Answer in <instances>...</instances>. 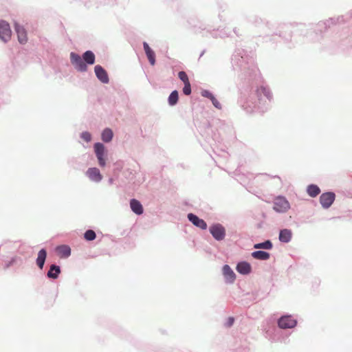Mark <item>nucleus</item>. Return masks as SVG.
Instances as JSON below:
<instances>
[{"label": "nucleus", "instance_id": "nucleus-30", "mask_svg": "<svg viewBox=\"0 0 352 352\" xmlns=\"http://www.w3.org/2000/svg\"><path fill=\"white\" fill-rule=\"evenodd\" d=\"M211 101L213 104V105L217 108V109H221V105L220 104V102L215 98V97H212V98L211 99Z\"/></svg>", "mask_w": 352, "mask_h": 352}, {"label": "nucleus", "instance_id": "nucleus-32", "mask_svg": "<svg viewBox=\"0 0 352 352\" xmlns=\"http://www.w3.org/2000/svg\"><path fill=\"white\" fill-rule=\"evenodd\" d=\"M203 96L210 98V100L212 98V97H214V96L210 92L207 91H204Z\"/></svg>", "mask_w": 352, "mask_h": 352}, {"label": "nucleus", "instance_id": "nucleus-9", "mask_svg": "<svg viewBox=\"0 0 352 352\" xmlns=\"http://www.w3.org/2000/svg\"><path fill=\"white\" fill-rule=\"evenodd\" d=\"M15 30L17 34L18 40L20 43L25 44L28 41V36L23 26H21L18 23L15 24Z\"/></svg>", "mask_w": 352, "mask_h": 352}, {"label": "nucleus", "instance_id": "nucleus-23", "mask_svg": "<svg viewBox=\"0 0 352 352\" xmlns=\"http://www.w3.org/2000/svg\"><path fill=\"white\" fill-rule=\"evenodd\" d=\"M113 138V132L109 129H106L103 131L102 133V140L104 142H109Z\"/></svg>", "mask_w": 352, "mask_h": 352}, {"label": "nucleus", "instance_id": "nucleus-25", "mask_svg": "<svg viewBox=\"0 0 352 352\" xmlns=\"http://www.w3.org/2000/svg\"><path fill=\"white\" fill-rule=\"evenodd\" d=\"M178 92L177 91H173L168 97V103L170 105L173 106L177 104L178 101Z\"/></svg>", "mask_w": 352, "mask_h": 352}, {"label": "nucleus", "instance_id": "nucleus-16", "mask_svg": "<svg viewBox=\"0 0 352 352\" xmlns=\"http://www.w3.org/2000/svg\"><path fill=\"white\" fill-rule=\"evenodd\" d=\"M130 206L133 212L137 214H142L143 213V207L141 203L137 199H133L130 201Z\"/></svg>", "mask_w": 352, "mask_h": 352}, {"label": "nucleus", "instance_id": "nucleus-8", "mask_svg": "<svg viewBox=\"0 0 352 352\" xmlns=\"http://www.w3.org/2000/svg\"><path fill=\"white\" fill-rule=\"evenodd\" d=\"M188 219L190 222H192V223L194 226H195L202 230H206L207 228V224L204 221V220L199 219L195 214H192V213L188 214Z\"/></svg>", "mask_w": 352, "mask_h": 352}, {"label": "nucleus", "instance_id": "nucleus-2", "mask_svg": "<svg viewBox=\"0 0 352 352\" xmlns=\"http://www.w3.org/2000/svg\"><path fill=\"white\" fill-rule=\"evenodd\" d=\"M12 31L8 23L5 21H0V39L4 42L10 40Z\"/></svg>", "mask_w": 352, "mask_h": 352}, {"label": "nucleus", "instance_id": "nucleus-22", "mask_svg": "<svg viewBox=\"0 0 352 352\" xmlns=\"http://www.w3.org/2000/svg\"><path fill=\"white\" fill-rule=\"evenodd\" d=\"M60 268L58 266L52 265L47 272V276L52 278H56L60 274Z\"/></svg>", "mask_w": 352, "mask_h": 352}, {"label": "nucleus", "instance_id": "nucleus-7", "mask_svg": "<svg viewBox=\"0 0 352 352\" xmlns=\"http://www.w3.org/2000/svg\"><path fill=\"white\" fill-rule=\"evenodd\" d=\"M278 324L281 329H291L296 325L297 322L291 316H285L279 319Z\"/></svg>", "mask_w": 352, "mask_h": 352}, {"label": "nucleus", "instance_id": "nucleus-10", "mask_svg": "<svg viewBox=\"0 0 352 352\" xmlns=\"http://www.w3.org/2000/svg\"><path fill=\"white\" fill-rule=\"evenodd\" d=\"M97 78L103 83L109 82V77L107 72L100 66L96 65L94 68Z\"/></svg>", "mask_w": 352, "mask_h": 352}, {"label": "nucleus", "instance_id": "nucleus-17", "mask_svg": "<svg viewBox=\"0 0 352 352\" xmlns=\"http://www.w3.org/2000/svg\"><path fill=\"white\" fill-rule=\"evenodd\" d=\"M47 252L45 250L42 249L38 253V257L36 258V264L39 267L40 269H43L45 259H46Z\"/></svg>", "mask_w": 352, "mask_h": 352}, {"label": "nucleus", "instance_id": "nucleus-20", "mask_svg": "<svg viewBox=\"0 0 352 352\" xmlns=\"http://www.w3.org/2000/svg\"><path fill=\"white\" fill-rule=\"evenodd\" d=\"M252 256L253 258L258 260H267L270 258L269 253L261 250L252 252Z\"/></svg>", "mask_w": 352, "mask_h": 352}, {"label": "nucleus", "instance_id": "nucleus-5", "mask_svg": "<svg viewBox=\"0 0 352 352\" xmlns=\"http://www.w3.org/2000/svg\"><path fill=\"white\" fill-rule=\"evenodd\" d=\"M210 232L217 241L223 240L226 236V230L221 224H215L210 226Z\"/></svg>", "mask_w": 352, "mask_h": 352}, {"label": "nucleus", "instance_id": "nucleus-14", "mask_svg": "<svg viewBox=\"0 0 352 352\" xmlns=\"http://www.w3.org/2000/svg\"><path fill=\"white\" fill-rule=\"evenodd\" d=\"M143 47L149 63L151 65H154L155 64V52L151 49L148 43L146 42L143 43Z\"/></svg>", "mask_w": 352, "mask_h": 352}, {"label": "nucleus", "instance_id": "nucleus-28", "mask_svg": "<svg viewBox=\"0 0 352 352\" xmlns=\"http://www.w3.org/2000/svg\"><path fill=\"white\" fill-rule=\"evenodd\" d=\"M183 93L186 96H188L191 94V87L190 82H186L184 84V87L183 88Z\"/></svg>", "mask_w": 352, "mask_h": 352}, {"label": "nucleus", "instance_id": "nucleus-1", "mask_svg": "<svg viewBox=\"0 0 352 352\" xmlns=\"http://www.w3.org/2000/svg\"><path fill=\"white\" fill-rule=\"evenodd\" d=\"M290 208L289 201L283 197H278L274 201V210L278 212H285Z\"/></svg>", "mask_w": 352, "mask_h": 352}, {"label": "nucleus", "instance_id": "nucleus-4", "mask_svg": "<svg viewBox=\"0 0 352 352\" xmlns=\"http://www.w3.org/2000/svg\"><path fill=\"white\" fill-rule=\"evenodd\" d=\"M70 59L72 63L74 65L75 68L80 72H85L87 69L86 63L83 61L81 57L74 52L70 54Z\"/></svg>", "mask_w": 352, "mask_h": 352}, {"label": "nucleus", "instance_id": "nucleus-12", "mask_svg": "<svg viewBox=\"0 0 352 352\" xmlns=\"http://www.w3.org/2000/svg\"><path fill=\"white\" fill-rule=\"evenodd\" d=\"M236 269L239 273L246 275L251 272L252 267L249 263L241 261L237 264Z\"/></svg>", "mask_w": 352, "mask_h": 352}, {"label": "nucleus", "instance_id": "nucleus-19", "mask_svg": "<svg viewBox=\"0 0 352 352\" xmlns=\"http://www.w3.org/2000/svg\"><path fill=\"white\" fill-rule=\"evenodd\" d=\"M82 58L89 65H93L95 63V55L91 51L85 52L82 55Z\"/></svg>", "mask_w": 352, "mask_h": 352}, {"label": "nucleus", "instance_id": "nucleus-15", "mask_svg": "<svg viewBox=\"0 0 352 352\" xmlns=\"http://www.w3.org/2000/svg\"><path fill=\"white\" fill-rule=\"evenodd\" d=\"M57 254L61 258H67L71 254V249L68 245H63L56 248Z\"/></svg>", "mask_w": 352, "mask_h": 352}, {"label": "nucleus", "instance_id": "nucleus-26", "mask_svg": "<svg viewBox=\"0 0 352 352\" xmlns=\"http://www.w3.org/2000/svg\"><path fill=\"white\" fill-rule=\"evenodd\" d=\"M96 233L92 230H88L85 232L84 237L87 241H93L96 239Z\"/></svg>", "mask_w": 352, "mask_h": 352}, {"label": "nucleus", "instance_id": "nucleus-29", "mask_svg": "<svg viewBox=\"0 0 352 352\" xmlns=\"http://www.w3.org/2000/svg\"><path fill=\"white\" fill-rule=\"evenodd\" d=\"M81 138L84 140L85 142H89L91 140V135L89 132H83L81 134Z\"/></svg>", "mask_w": 352, "mask_h": 352}, {"label": "nucleus", "instance_id": "nucleus-21", "mask_svg": "<svg viewBox=\"0 0 352 352\" xmlns=\"http://www.w3.org/2000/svg\"><path fill=\"white\" fill-rule=\"evenodd\" d=\"M308 195L311 197H315L320 192L319 187L316 185H309L307 189Z\"/></svg>", "mask_w": 352, "mask_h": 352}, {"label": "nucleus", "instance_id": "nucleus-24", "mask_svg": "<svg viewBox=\"0 0 352 352\" xmlns=\"http://www.w3.org/2000/svg\"><path fill=\"white\" fill-rule=\"evenodd\" d=\"M255 249H265L270 250L272 248V243L270 241L267 240L263 243H256L254 245Z\"/></svg>", "mask_w": 352, "mask_h": 352}, {"label": "nucleus", "instance_id": "nucleus-3", "mask_svg": "<svg viewBox=\"0 0 352 352\" xmlns=\"http://www.w3.org/2000/svg\"><path fill=\"white\" fill-rule=\"evenodd\" d=\"M94 150L98 160V164L100 166L104 167L106 164L104 156L106 154V151L104 146L100 142L96 143L94 144Z\"/></svg>", "mask_w": 352, "mask_h": 352}, {"label": "nucleus", "instance_id": "nucleus-31", "mask_svg": "<svg viewBox=\"0 0 352 352\" xmlns=\"http://www.w3.org/2000/svg\"><path fill=\"white\" fill-rule=\"evenodd\" d=\"M234 319L233 317H229L226 323L227 327H231L234 323Z\"/></svg>", "mask_w": 352, "mask_h": 352}, {"label": "nucleus", "instance_id": "nucleus-13", "mask_svg": "<svg viewBox=\"0 0 352 352\" xmlns=\"http://www.w3.org/2000/svg\"><path fill=\"white\" fill-rule=\"evenodd\" d=\"M223 274L229 283H232L236 278L234 272L228 265L223 267Z\"/></svg>", "mask_w": 352, "mask_h": 352}, {"label": "nucleus", "instance_id": "nucleus-6", "mask_svg": "<svg viewBox=\"0 0 352 352\" xmlns=\"http://www.w3.org/2000/svg\"><path fill=\"white\" fill-rule=\"evenodd\" d=\"M336 195L333 192L322 193L320 197V202L324 208H329L335 201Z\"/></svg>", "mask_w": 352, "mask_h": 352}, {"label": "nucleus", "instance_id": "nucleus-11", "mask_svg": "<svg viewBox=\"0 0 352 352\" xmlns=\"http://www.w3.org/2000/svg\"><path fill=\"white\" fill-rule=\"evenodd\" d=\"M86 174L91 180L96 182H100L102 178V176L100 174V170L97 168H89Z\"/></svg>", "mask_w": 352, "mask_h": 352}, {"label": "nucleus", "instance_id": "nucleus-27", "mask_svg": "<svg viewBox=\"0 0 352 352\" xmlns=\"http://www.w3.org/2000/svg\"><path fill=\"white\" fill-rule=\"evenodd\" d=\"M178 76L179 79L185 84L186 82H190L188 80V77L185 72H179L178 73Z\"/></svg>", "mask_w": 352, "mask_h": 352}, {"label": "nucleus", "instance_id": "nucleus-18", "mask_svg": "<svg viewBox=\"0 0 352 352\" xmlns=\"http://www.w3.org/2000/svg\"><path fill=\"white\" fill-rule=\"evenodd\" d=\"M292 232L288 229H283L280 230L279 234V240L281 242L287 243L291 240Z\"/></svg>", "mask_w": 352, "mask_h": 352}]
</instances>
